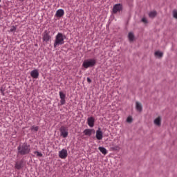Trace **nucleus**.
Returning a JSON list of instances; mask_svg holds the SVG:
<instances>
[{
    "mask_svg": "<svg viewBox=\"0 0 177 177\" xmlns=\"http://www.w3.org/2000/svg\"><path fill=\"white\" fill-rule=\"evenodd\" d=\"M17 150L18 154H20V156H26L31 152V147L27 142H24L17 147Z\"/></svg>",
    "mask_w": 177,
    "mask_h": 177,
    "instance_id": "f257e3e1",
    "label": "nucleus"
},
{
    "mask_svg": "<svg viewBox=\"0 0 177 177\" xmlns=\"http://www.w3.org/2000/svg\"><path fill=\"white\" fill-rule=\"evenodd\" d=\"M66 35L62 32H58L55 36V40L53 44L54 48H57L59 45H64V39H66Z\"/></svg>",
    "mask_w": 177,
    "mask_h": 177,
    "instance_id": "f03ea898",
    "label": "nucleus"
},
{
    "mask_svg": "<svg viewBox=\"0 0 177 177\" xmlns=\"http://www.w3.org/2000/svg\"><path fill=\"white\" fill-rule=\"evenodd\" d=\"M96 64V59H88L83 62L82 67L84 68H89V67H93Z\"/></svg>",
    "mask_w": 177,
    "mask_h": 177,
    "instance_id": "7ed1b4c3",
    "label": "nucleus"
},
{
    "mask_svg": "<svg viewBox=\"0 0 177 177\" xmlns=\"http://www.w3.org/2000/svg\"><path fill=\"white\" fill-rule=\"evenodd\" d=\"M50 32L48 30H44L42 34L43 41L44 42H49V41H52V37L50 36Z\"/></svg>",
    "mask_w": 177,
    "mask_h": 177,
    "instance_id": "20e7f679",
    "label": "nucleus"
},
{
    "mask_svg": "<svg viewBox=\"0 0 177 177\" xmlns=\"http://www.w3.org/2000/svg\"><path fill=\"white\" fill-rule=\"evenodd\" d=\"M122 10V4L116 3L113 7V13L115 15L121 12Z\"/></svg>",
    "mask_w": 177,
    "mask_h": 177,
    "instance_id": "39448f33",
    "label": "nucleus"
},
{
    "mask_svg": "<svg viewBox=\"0 0 177 177\" xmlns=\"http://www.w3.org/2000/svg\"><path fill=\"white\" fill-rule=\"evenodd\" d=\"M59 157L62 160H64V158H67V149H62L61 151H59Z\"/></svg>",
    "mask_w": 177,
    "mask_h": 177,
    "instance_id": "423d86ee",
    "label": "nucleus"
},
{
    "mask_svg": "<svg viewBox=\"0 0 177 177\" xmlns=\"http://www.w3.org/2000/svg\"><path fill=\"white\" fill-rule=\"evenodd\" d=\"M87 124L90 128L95 127V118L91 116L87 118Z\"/></svg>",
    "mask_w": 177,
    "mask_h": 177,
    "instance_id": "0eeeda50",
    "label": "nucleus"
},
{
    "mask_svg": "<svg viewBox=\"0 0 177 177\" xmlns=\"http://www.w3.org/2000/svg\"><path fill=\"white\" fill-rule=\"evenodd\" d=\"M95 138L97 139V140H102V139H103V132L100 128H98V129L96 131Z\"/></svg>",
    "mask_w": 177,
    "mask_h": 177,
    "instance_id": "6e6552de",
    "label": "nucleus"
},
{
    "mask_svg": "<svg viewBox=\"0 0 177 177\" xmlns=\"http://www.w3.org/2000/svg\"><path fill=\"white\" fill-rule=\"evenodd\" d=\"M59 131L61 132V136H62V138H67V136H68V131H67V129H66V127H62L59 129Z\"/></svg>",
    "mask_w": 177,
    "mask_h": 177,
    "instance_id": "1a4fd4ad",
    "label": "nucleus"
},
{
    "mask_svg": "<svg viewBox=\"0 0 177 177\" xmlns=\"http://www.w3.org/2000/svg\"><path fill=\"white\" fill-rule=\"evenodd\" d=\"M30 76L32 78L37 79L39 77V72L37 69H34L30 72Z\"/></svg>",
    "mask_w": 177,
    "mask_h": 177,
    "instance_id": "9d476101",
    "label": "nucleus"
},
{
    "mask_svg": "<svg viewBox=\"0 0 177 177\" xmlns=\"http://www.w3.org/2000/svg\"><path fill=\"white\" fill-rule=\"evenodd\" d=\"M161 117L158 116V118H156L154 120H153V124L154 125H156V127H161Z\"/></svg>",
    "mask_w": 177,
    "mask_h": 177,
    "instance_id": "9b49d317",
    "label": "nucleus"
},
{
    "mask_svg": "<svg viewBox=\"0 0 177 177\" xmlns=\"http://www.w3.org/2000/svg\"><path fill=\"white\" fill-rule=\"evenodd\" d=\"M55 15L57 17H63L64 16V10L63 9H59Z\"/></svg>",
    "mask_w": 177,
    "mask_h": 177,
    "instance_id": "f8f14e48",
    "label": "nucleus"
},
{
    "mask_svg": "<svg viewBox=\"0 0 177 177\" xmlns=\"http://www.w3.org/2000/svg\"><path fill=\"white\" fill-rule=\"evenodd\" d=\"M136 109L137 111H139V113L142 112V110H143L142 104H140L139 102H136Z\"/></svg>",
    "mask_w": 177,
    "mask_h": 177,
    "instance_id": "ddd939ff",
    "label": "nucleus"
},
{
    "mask_svg": "<svg viewBox=\"0 0 177 177\" xmlns=\"http://www.w3.org/2000/svg\"><path fill=\"white\" fill-rule=\"evenodd\" d=\"M98 150H100V153L106 156L109 153V151L104 148V147H99Z\"/></svg>",
    "mask_w": 177,
    "mask_h": 177,
    "instance_id": "4468645a",
    "label": "nucleus"
},
{
    "mask_svg": "<svg viewBox=\"0 0 177 177\" xmlns=\"http://www.w3.org/2000/svg\"><path fill=\"white\" fill-rule=\"evenodd\" d=\"M16 169H21L23 168V161L17 162L15 163Z\"/></svg>",
    "mask_w": 177,
    "mask_h": 177,
    "instance_id": "2eb2a0df",
    "label": "nucleus"
},
{
    "mask_svg": "<svg viewBox=\"0 0 177 177\" xmlns=\"http://www.w3.org/2000/svg\"><path fill=\"white\" fill-rule=\"evenodd\" d=\"M83 133H84L86 136H91L92 135V129H86L83 131Z\"/></svg>",
    "mask_w": 177,
    "mask_h": 177,
    "instance_id": "dca6fc26",
    "label": "nucleus"
},
{
    "mask_svg": "<svg viewBox=\"0 0 177 177\" xmlns=\"http://www.w3.org/2000/svg\"><path fill=\"white\" fill-rule=\"evenodd\" d=\"M148 15L151 19H154V17H156L157 16V11H156V10L151 11L150 12H149Z\"/></svg>",
    "mask_w": 177,
    "mask_h": 177,
    "instance_id": "f3484780",
    "label": "nucleus"
},
{
    "mask_svg": "<svg viewBox=\"0 0 177 177\" xmlns=\"http://www.w3.org/2000/svg\"><path fill=\"white\" fill-rule=\"evenodd\" d=\"M128 38H129V40L131 42H132V41H133L135 39V35H133V32H131L129 33Z\"/></svg>",
    "mask_w": 177,
    "mask_h": 177,
    "instance_id": "a211bd4d",
    "label": "nucleus"
},
{
    "mask_svg": "<svg viewBox=\"0 0 177 177\" xmlns=\"http://www.w3.org/2000/svg\"><path fill=\"white\" fill-rule=\"evenodd\" d=\"M154 55L158 57H162V56H164V53H162L161 51H156L155 52Z\"/></svg>",
    "mask_w": 177,
    "mask_h": 177,
    "instance_id": "6ab92c4d",
    "label": "nucleus"
},
{
    "mask_svg": "<svg viewBox=\"0 0 177 177\" xmlns=\"http://www.w3.org/2000/svg\"><path fill=\"white\" fill-rule=\"evenodd\" d=\"M30 129L32 132H38V129H39V127H38V126H32Z\"/></svg>",
    "mask_w": 177,
    "mask_h": 177,
    "instance_id": "aec40b11",
    "label": "nucleus"
},
{
    "mask_svg": "<svg viewBox=\"0 0 177 177\" xmlns=\"http://www.w3.org/2000/svg\"><path fill=\"white\" fill-rule=\"evenodd\" d=\"M126 121L129 124H131L133 121V118H132V116H128Z\"/></svg>",
    "mask_w": 177,
    "mask_h": 177,
    "instance_id": "412c9836",
    "label": "nucleus"
},
{
    "mask_svg": "<svg viewBox=\"0 0 177 177\" xmlns=\"http://www.w3.org/2000/svg\"><path fill=\"white\" fill-rule=\"evenodd\" d=\"M59 97L60 99H66V94H64L63 92L59 91Z\"/></svg>",
    "mask_w": 177,
    "mask_h": 177,
    "instance_id": "4be33fe9",
    "label": "nucleus"
},
{
    "mask_svg": "<svg viewBox=\"0 0 177 177\" xmlns=\"http://www.w3.org/2000/svg\"><path fill=\"white\" fill-rule=\"evenodd\" d=\"M34 154H36V156L37 157H42V153L38 151H34Z\"/></svg>",
    "mask_w": 177,
    "mask_h": 177,
    "instance_id": "5701e85b",
    "label": "nucleus"
},
{
    "mask_svg": "<svg viewBox=\"0 0 177 177\" xmlns=\"http://www.w3.org/2000/svg\"><path fill=\"white\" fill-rule=\"evenodd\" d=\"M173 17H174V19H177V10H174L173 11Z\"/></svg>",
    "mask_w": 177,
    "mask_h": 177,
    "instance_id": "b1692460",
    "label": "nucleus"
},
{
    "mask_svg": "<svg viewBox=\"0 0 177 177\" xmlns=\"http://www.w3.org/2000/svg\"><path fill=\"white\" fill-rule=\"evenodd\" d=\"M61 105L63 106V104H66V98H62L60 100Z\"/></svg>",
    "mask_w": 177,
    "mask_h": 177,
    "instance_id": "393cba45",
    "label": "nucleus"
},
{
    "mask_svg": "<svg viewBox=\"0 0 177 177\" xmlns=\"http://www.w3.org/2000/svg\"><path fill=\"white\" fill-rule=\"evenodd\" d=\"M10 32H14V31H16V26H12V27L10 30Z\"/></svg>",
    "mask_w": 177,
    "mask_h": 177,
    "instance_id": "a878e982",
    "label": "nucleus"
},
{
    "mask_svg": "<svg viewBox=\"0 0 177 177\" xmlns=\"http://www.w3.org/2000/svg\"><path fill=\"white\" fill-rule=\"evenodd\" d=\"M142 23H145V24L147 23V19H146V18H145V17L142 18Z\"/></svg>",
    "mask_w": 177,
    "mask_h": 177,
    "instance_id": "bb28decb",
    "label": "nucleus"
},
{
    "mask_svg": "<svg viewBox=\"0 0 177 177\" xmlns=\"http://www.w3.org/2000/svg\"><path fill=\"white\" fill-rule=\"evenodd\" d=\"M87 82H88L89 84H91V82H92V80H91V78L87 77Z\"/></svg>",
    "mask_w": 177,
    "mask_h": 177,
    "instance_id": "cd10ccee",
    "label": "nucleus"
},
{
    "mask_svg": "<svg viewBox=\"0 0 177 177\" xmlns=\"http://www.w3.org/2000/svg\"><path fill=\"white\" fill-rule=\"evenodd\" d=\"M1 1H2V0H0V2H1Z\"/></svg>",
    "mask_w": 177,
    "mask_h": 177,
    "instance_id": "c85d7f7f",
    "label": "nucleus"
}]
</instances>
